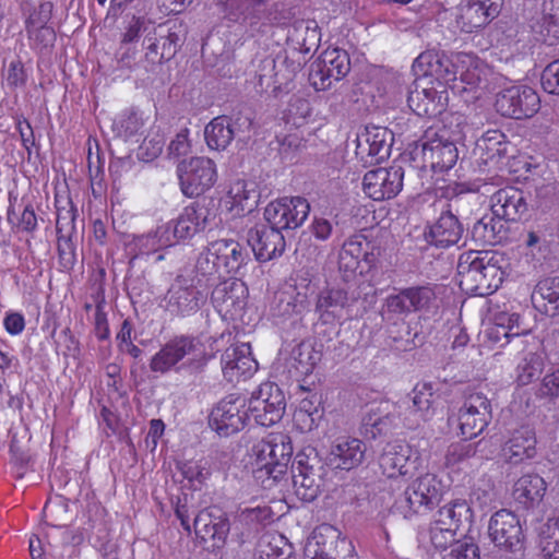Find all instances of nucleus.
<instances>
[{"label":"nucleus","mask_w":559,"mask_h":559,"mask_svg":"<svg viewBox=\"0 0 559 559\" xmlns=\"http://www.w3.org/2000/svg\"><path fill=\"white\" fill-rule=\"evenodd\" d=\"M293 452L292 438L283 431L270 432L254 442L249 464L255 483L263 489L276 487L287 474Z\"/></svg>","instance_id":"obj_1"},{"label":"nucleus","mask_w":559,"mask_h":559,"mask_svg":"<svg viewBox=\"0 0 559 559\" xmlns=\"http://www.w3.org/2000/svg\"><path fill=\"white\" fill-rule=\"evenodd\" d=\"M414 67L425 74L437 75L449 85H456L460 81L462 91H472L486 80L487 64L477 56L467 52L452 53L450 57L438 52H421L414 62Z\"/></svg>","instance_id":"obj_2"},{"label":"nucleus","mask_w":559,"mask_h":559,"mask_svg":"<svg viewBox=\"0 0 559 559\" xmlns=\"http://www.w3.org/2000/svg\"><path fill=\"white\" fill-rule=\"evenodd\" d=\"M250 261L248 247L234 239L221 238L207 242L200 251L195 270L203 276L236 275Z\"/></svg>","instance_id":"obj_3"},{"label":"nucleus","mask_w":559,"mask_h":559,"mask_svg":"<svg viewBox=\"0 0 559 559\" xmlns=\"http://www.w3.org/2000/svg\"><path fill=\"white\" fill-rule=\"evenodd\" d=\"M382 254L380 242L365 231L349 236L338 253V267L346 277L365 276L376 270Z\"/></svg>","instance_id":"obj_4"},{"label":"nucleus","mask_w":559,"mask_h":559,"mask_svg":"<svg viewBox=\"0 0 559 559\" xmlns=\"http://www.w3.org/2000/svg\"><path fill=\"white\" fill-rule=\"evenodd\" d=\"M186 358H189V366L195 362L204 366L207 361L204 346L198 337L187 334L175 335L152 356L148 366L152 372L166 374L173 370L178 371L179 364Z\"/></svg>","instance_id":"obj_5"},{"label":"nucleus","mask_w":559,"mask_h":559,"mask_svg":"<svg viewBox=\"0 0 559 559\" xmlns=\"http://www.w3.org/2000/svg\"><path fill=\"white\" fill-rule=\"evenodd\" d=\"M414 154V159L420 156L423 169H430L435 174L450 170L459 158L456 145L444 127L426 130Z\"/></svg>","instance_id":"obj_6"},{"label":"nucleus","mask_w":559,"mask_h":559,"mask_svg":"<svg viewBox=\"0 0 559 559\" xmlns=\"http://www.w3.org/2000/svg\"><path fill=\"white\" fill-rule=\"evenodd\" d=\"M425 80L417 83L407 97L409 108L419 117L436 118L443 114L449 104L448 90H459L457 85H449L437 75L425 74Z\"/></svg>","instance_id":"obj_7"},{"label":"nucleus","mask_w":559,"mask_h":559,"mask_svg":"<svg viewBox=\"0 0 559 559\" xmlns=\"http://www.w3.org/2000/svg\"><path fill=\"white\" fill-rule=\"evenodd\" d=\"M442 496L441 484L432 474H425L414 480L392 508L404 519L431 510Z\"/></svg>","instance_id":"obj_8"},{"label":"nucleus","mask_w":559,"mask_h":559,"mask_svg":"<svg viewBox=\"0 0 559 559\" xmlns=\"http://www.w3.org/2000/svg\"><path fill=\"white\" fill-rule=\"evenodd\" d=\"M57 212V252L61 271H71L76 263V246L73 236L76 231L78 210L70 197L55 198Z\"/></svg>","instance_id":"obj_9"},{"label":"nucleus","mask_w":559,"mask_h":559,"mask_svg":"<svg viewBox=\"0 0 559 559\" xmlns=\"http://www.w3.org/2000/svg\"><path fill=\"white\" fill-rule=\"evenodd\" d=\"M286 408L283 391L272 382L261 383L247 401L249 420L262 427H271L278 423Z\"/></svg>","instance_id":"obj_10"},{"label":"nucleus","mask_w":559,"mask_h":559,"mask_svg":"<svg viewBox=\"0 0 559 559\" xmlns=\"http://www.w3.org/2000/svg\"><path fill=\"white\" fill-rule=\"evenodd\" d=\"M180 190L187 198H198L209 191L217 180L215 163L209 157H192L178 166Z\"/></svg>","instance_id":"obj_11"},{"label":"nucleus","mask_w":559,"mask_h":559,"mask_svg":"<svg viewBox=\"0 0 559 559\" xmlns=\"http://www.w3.org/2000/svg\"><path fill=\"white\" fill-rule=\"evenodd\" d=\"M249 289L241 280L230 277L218 283L211 295V302L226 321L242 319L248 304Z\"/></svg>","instance_id":"obj_12"},{"label":"nucleus","mask_w":559,"mask_h":559,"mask_svg":"<svg viewBox=\"0 0 559 559\" xmlns=\"http://www.w3.org/2000/svg\"><path fill=\"white\" fill-rule=\"evenodd\" d=\"M247 400L240 395L229 394L222 399L212 409L209 424L219 436L228 437L242 430L249 423Z\"/></svg>","instance_id":"obj_13"},{"label":"nucleus","mask_w":559,"mask_h":559,"mask_svg":"<svg viewBox=\"0 0 559 559\" xmlns=\"http://www.w3.org/2000/svg\"><path fill=\"white\" fill-rule=\"evenodd\" d=\"M350 71V59L341 48L325 49L312 64L309 80L317 91L330 88L333 82L341 81Z\"/></svg>","instance_id":"obj_14"},{"label":"nucleus","mask_w":559,"mask_h":559,"mask_svg":"<svg viewBox=\"0 0 559 559\" xmlns=\"http://www.w3.org/2000/svg\"><path fill=\"white\" fill-rule=\"evenodd\" d=\"M210 209L194 201L185 206L177 217L165 224V227L174 245L187 243L205 230L210 224Z\"/></svg>","instance_id":"obj_15"},{"label":"nucleus","mask_w":559,"mask_h":559,"mask_svg":"<svg viewBox=\"0 0 559 559\" xmlns=\"http://www.w3.org/2000/svg\"><path fill=\"white\" fill-rule=\"evenodd\" d=\"M293 483L296 495L306 502L313 501L322 484V464L317 453L298 452L293 462Z\"/></svg>","instance_id":"obj_16"},{"label":"nucleus","mask_w":559,"mask_h":559,"mask_svg":"<svg viewBox=\"0 0 559 559\" xmlns=\"http://www.w3.org/2000/svg\"><path fill=\"white\" fill-rule=\"evenodd\" d=\"M537 93L525 85H513L499 92L496 97L497 111L508 118H530L539 109Z\"/></svg>","instance_id":"obj_17"},{"label":"nucleus","mask_w":559,"mask_h":559,"mask_svg":"<svg viewBox=\"0 0 559 559\" xmlns=\"http://www.w3.org/2000/svg\"><path fill=\"white\" fill-rule=\"evenodd\" d=\"M310 204L302 197H283L270 202L264 210L265 221L278 229H295L304 224Z\"/></svg>","instance_id":"obj_18"},{"label":"nucleus","mask_w":559,"mask_h":559,"mask_svg":"<svg viewBox=\"0 0 559 559\" xmlns=\"http://www.w3.org/2000/svg\"><path fill=\"white\" fill-rule=\"evenodd\" d=\"M404 186V169L392 165L367 171L362 179L364 193L373 201L394 199Z\"/></svg>","instance_id":"obj_19"},{"label":"nucleus","mask_w":559,"mask_h":559,"mask_svg":"<svg viewBox=\"0 0 559 559\" xmlns=\"http://www.w3.org/2000/svg\"><path fill=\"white\" fill-rule=\"evenodd\" d=\"M435 299L436 293L431 286H412L388 295L383 308L389 317L404 318L428 308Z\"/></svg>","instance_id":"obj_20"},{"label":"nucleus","mask_w":559,"mask_h":559,"mask_svg":"<svg viewBox=\"0 0 559 559\" xmlns=\"http://www.w3.org/2000/svg\"><path fill=\"white\" fill-rule=\"evenodd\" d=\"M503 0H466L455 9V24L464 33H474L496 19Z\"/></svg>","instance_id":"obj_21"},{"label":"nucleus","mask_w":559,"mask_h":559,"mask_svg":"<svg viewBox=\"0 0 559 559\" xmlns=\"http://www.w3.org/2000/svg\"><path fill=\"white\" fill-rule=\"evenodd\" d=\"M490 418L489 400L479 393L469 395L457 413L461 437L465 440L476 438L488 426Z\"/></svg>","instance_id":"obj_22"},{"label":"nucleus","mask_w":559,"mask_h":559,"mask_svg":"<svg viewBox=\"0 0 559 559\" xmlns=\"http://www.w3.org/2000/svg\"><path fill=\"white\" fill-rule=\"evenodd\" d=\"M221 364L224 378L231 383L252 378L259 368L249 343L227 347L222 354Z\"/></svg>","instance_id":"obj_23"},{"label":"nucleus","mask_w":559,"mask_h":559,"mask_svg":"<svg viewBox=\"0 0 559 559\" xmlns=\"http://www.w3.org/2000/svg\"><path fill=\"white\" fill-rule=\"evenodd\" d=\"M488 534L497 547L507 550L520 548L525 538L518 515L507 509H501L491 515Z\"/></svg>","instance_id":"obj_24"},{"label":"nucleus","mask_w":559,"mask_h":559,"mask_svg":"<svg viewBox=\"0 0 559 559\" xmlns=\"http://www.w3.org/2000/svg\"><path fill=\"white\" fill-rule=\"evenodd\" d=\"M355 301L356 299L350 298L347 290L328 287L318 294L316 312L322 323L334 324L350 318V308Z\"/></svg>","instance_id":"obj_25"},{"label":"nucleus","mask_w":559,"mask_h":559,"mask_svg":"<svg viewBox=\"0 0 559 559\" xmlns=\"http://www.w3.org/2000/svg\"><path fill=\"white\" fill-rule=\"evenodd\" d=\"M366 450L362 440L350 436H340L332 441L326 459L333 468L352 471L364 462Z\"/></svg>","instance_id":"obj_26"},{"label":"nucleus","mask_w":559,"mask_h":559,"mask_svg":"<svg viewBox=\"0 0 559 559\" xmlns=\"http://www.w3.org/2000/svg\"><path fill=\"white\" fill-rule=\"evenodd\" d=\"M198 538L203 542H212L213 547L225 544L229 534L230 524L227 515L216 508L201 510L193 522Z\"/></svg>","instance_id":"obj_27"},{"label":"nucleus","mask_w":559,"mask_h":559,"mask_svg":"<svg viewBox=\"0 0 559 559\" xmlns=\"http://www.w3.org/2000/svg\"><path fill=\"white\" fill-rule=\"evenodd\" d=\"M412 448L402 441L389 442L379 457V466L388 478L413 475L417 469L416 460H412Z\"/></svg>","instance_id":"obj_28"},{"label":"nucleus","mask_w":559,"mask_h":559,"mask_svg":"<svg viewBox=\"0 0 559 559\" xmlns=\"http://www.w3.org/2000/svg\"><path fill=\"white\" fill-rule=\"evenodd\" d=\"M259 198L254 182L237 179L229 185L223 205L233 218L243 217L258 206Z\"/></svg>","instance_id":"obj_29"},{"label":"nucleus","mask_w":559,"mask_h":559,"mask_svg":"<svg viewBox=\"0 0 559 559\" xmlns=\"http://www.w3.org/2000/svg\"><path fill=\"white\" fill-rule=\"evenodd\" d=\"M528 330L522 326L521 316L515 312H499L485 331L486 342L491 347H504L513 337L526 335Z\"/></svg>","instance_id":"obj_30"},{"label":"nucleus","mask_w":559,"mask_h":559,"mask_svg":"<svg viewBox=\"0 0 559 559\" xmlns=\"http://www.w3.org/2000/svg\"><path fill=\"white\" fill-rule=\"evenodd\" d=\"M492 214L504 221L515 222L527 211L524 192L515 187H504L490 199Z\"/></svg>","instance_id":"obj_31"},{"label":"nucleus","mask_w":559,"mask_h":559,"mask_svg":"<svg viewBox=\"0 0 559 559\" xmlns=\"http://www.w3.org/2000/svg\"><path fill=\"white\" fill-rule=\"evenodd\" d=\"M52 7L51 2L40 3L38 12L32 13L25 21V29L28 38L33 41L34 48L44 50L55 45L56 32L53 27L47 25Z\"/></svg>","instance_id":"obj_32"},{"label":"nucleus","mask_w":559,"mask_h":559,"mask_svg":"<svg viewBox=\"0 0 559 559\" xmlns=\"http://www.w3.org/2000/svg\"><path fill=\"white\" fill-rule=\"evenodd\" d=\"M205 295L195 286H173L168 290L166 309L176 317H188L199 311Z\"/></svg>","instance_id":"obj_33"},{"label":"nucleus","mask_w":559,"mask_h":559,"mask_svg":"<svg viewBox=\"0 0 559 559\" xmlns=\"http://www.w3.org/2000/svg\"><path fill=\"white\" fill-rule=\"evenodd\" d=\"M392 404L388 400L367 405L361 420V432L370 439L385 436L394 425Z\"/></svg>","instance_id":"obj_34"},{"label":"nucleus","mask_w":559,"mask_h":559,"mask_svg":"<svg viewBox=\"0 0 559 559\" xmlns=\"http://www.w3.org/2000/svg\"><path fill=\"white\" fill-rule=\"evenodd\" d=\"M536 454V437L528 427L514 430L501 449V455L510 464H520Z\"/></svg>","instance_id":"obj_35"},{"label":"nucleus","mask_w":559,"mask_h":559,"mask_svg":"<svg viewBox=\"0 0 559 559\" xmlns=\"http://www.w3.org/2000/svg\"><path fill=\"white\" fill-rule=\"evenodd\" d=\"M252 250L258 261L266 262L285 250V238L282 230L269 224L255 229V237H252Z\"/></svg>","instance_id":"obj_36"},{"label":"nucleus","mask_w":559,"mask_h":559,"mask_svg":"<svg viewBox=\"0 0 559 559\" xmlns=\"http://www.w3.org/2000/svg\"><path fill=\"white\" fill-rule=\"evenodd\" d=\"M463 227L459 218L450 211L441 213L439 218L429 227L427 241L437 248H449L459 242Z\"/></svg>","instance_id":"obj_37"},{"label":"nucleus","mask_w":559,"mask_h":559,"mask_svg":"<svg viewBox=\"0 0 559 559\" xmlns=\"http://www.w3.org/2000/svg\"><path fill=\"white\" fill-rule=\"evenodd\" d=\"M388 135L386 128L367 126L357 135L356 155L360 159H365V157L377 158V160L383 159L389 155Z\"/></svg>","instance_id":"obj_38"},{"label":"nucleus","mask_w":559,"mask_h":559,"mask_svg":"<svg viewBox=\"0 0 559 559\" xmlns=\"http://www.w3.org/2000/svg\"><path fill=\"white\" fill-rule=\"evenodd\" d=\"M547 486L544 478L537 474L521 476L513 486V498L525 509L533 508L543 500Z\"/></svg>","instance_id":"obj_39"},{"label":"nucleus","mask_w":559,"mask_h":559,"mask_svg":"<svg viewBox=\"0 0 559 559\" xmlns=\"http://www.w3.org/2000/svg\"><path fill=\"white\" fill-rule=\"evenodd\" d=\"M341 537L340 531L335 527L323 524L317 527L311 538L308 540L305 548V556L307 559H334L332 557V547L334 543ZM349 559H357L350 557Z\"/></svg>","instance_id":"obj_40"},{"label":"nucleus","mask_w":559,"mask_h":559,"mask_svg":"<svg viewBox=\"0 0 559 559\" xmlns=\"http://www.w3.org/2000/svg\"><path fill=\"white\" fill-rule=\"evenodd\" d=\"M236 134L233 118L226 115L213 118L204 129V138L209 148L224 151L233 142Z\"/></svg>","instance_id":"obj_41"},{"label":"nucleus","mask_w":559,"mask_h":559,"mask_svg":"<svg viewBox=\"0 0 559 559\" xmlns=\"http://www.w3.org/2000/svg\"><path fill=\"white\" fill-rule=\"evenodd\" d=\"M489 258H491V251L487 250H469L460 254L457 275L462 289L471 290L476 275L480 273L481 267Z\"/></svg>","instance_id":"obj_42"},{"label":"nucleus","mask_w":559,"mask_h":559,"mask_svg":"<svg viewBox=\"0 0 559 559\" xmlns=\"http://www.w3.org/2000/svg\"><path fill=\"white\" fill-rule=\"evenodd\" d=\"M532 301L546 314H559V276L539 281L533 290Z\"/></svg>","instance_id":"obj_43"},{"label":"nucleus","mask_w":559,"mask_h":559,"mask_svg":"<svg viewBox=\"0 0 559 559\" xmlns=\"http://www.w3.org/2000/svg\"><path fill=\"white\" fill-rule=\"evenodd\" d=\"M504 272L499 265V259L491 252V258L481 267L480 273L476 275L473 287L469 293L478 296H485L496 292L503 282Z\"/></svg>","instance_id":"obj_44"},{"label":"nucleus","mask_w":559,"mask_h":559,"mask_svg":"<svg viewBox=\"0 0 559 559\" xmlns=\"http://www.w3.org/2000/svg\"><path fill=\"white\" fill-rule=\"evenodd\" d=\"M7 222L11 230L16 234L33 235L38 229V216L31 202L25 204L22 212L17 214L15 206L10 201L7 209Z\"/></svg>","instance_id":"obj_45"},{"label":"nucleus","mask_w":559,"mask_h":559,"mask_svg":"<svg viewBox=\"0 0 559 559\" xmlns=\"http://www.w3.org/2000/svg\"><path fill=\"white\" fill-rule=\"evenodd\" d=\"M165 225L156 228L155 231L134 237L133 246L140 255H150L163 249L175 246L170 234Z\"/></svg>","instance_id":"obj_46"},{"label":"nucleus","mask_w":559,"mask_h":559,"mask_svg":"<svg viewBox=\"0 0 559 559\" xmlns=\"http://www.w3.org/2000/svg\"><path fill=\"white\" fill-rule=\"evenodd\" d=\"M538 537L544 557L559 559V516L549 518L540 527Z\"/></svg>","instance_id":"obj_47"},{"label":"nucleus","mask_w":559,"mask_h":559,"mask_svg":"<svg viewBox=\"0 0 559 559\" xmlns=\"http://www.w3.org/2000/svg\"><path fill=\"white\" fill-rule=\"evenodd\" d=\"M413 409L418 417L427 421L432 416V405L435 402L433 386L429 382H418L412 391Z\"/></svg>","instance_id":"obj_48"},{"label":"nucleus","mask_w":559,"mask_h":559,"mask_svg":"<svg viewBox=\"0 0 559 559\" xmlns=\"http://www.w3.org/2000/svg\"><path fill=\"white\" fill-rule=\"evenodd\" d=\"M477 147L483 152L486 160H493L507 154L508 143L506 135L500 130H488L477 141Z\"/></svg>","instance_id":"obj_49"},{"label":"nucleus","mask_w":559,"mask_h":559,"mask_svg":"<svg viewBox=\"0 0 559 559\" xmlns=\"http://www.w3.org/2000/svg\"><path fill=\"white\" fill-rule=\"evenodd\" d=\"M321 357V352L317 350L312 345L301 343L295 350L294 367L300 374L309 376L320 362Z\"/></svg>","instance_id":"obj_50"},{"label":"nucleus","mask_w":559,"mask_h":559,"mask_svg":"<svg viewBox=\"0 0 559 559\" xmlns=\"http://www.w3.org/2000/svg\"><path fill=\"white\" fill-rule=\"evenodd\" d=\"M439 509L443 516L457 525L459 531L464 523L473 522L474 512L465 499H454Z\"/></svg>","instance_id":"obj_51"},{"label":"nucleus","mask_w":559,"mask_h":559,"mask_svg":"<svg viewBox=\"0 0 559 559\" xmlns=\"http://www.w3.org/2000/svg\"><path fill=\"white\" fill-rule=\"evenodd\" d=\"M456 533L450 532L447 528L428 525V527L420 533L421 540H427L436 551H444L456 540Z\"/></svg>","instance_id":"obj_52"},{"label":"nucleus","mask_w":559,"mask_h":559,"mask_svg":"<svg viewBox=\"0 0 559 559\" xmlns=\"http://www.w3.org/2000/svg\"><path fill=\"white\" fill-rule=\"evenodd\" d=\"M497 224L501 226L500 222H495L493 217L489 221L481 218L473 226V238L483 246H495L501 242L503 237L496 230Z\"/></svg>","instance_id":"obj_53"},{"label":"nucleus","mask_w":559,"mask_h":559,"mask_svg":"<svg viewBox=\"0 0 559 559\" xmlns=\"http://www.w3.org/2000/svg\"><path fill=\"white\" fill-rule=\"evenodd\" d=\"M520 372L518 376V380L522 384H528L534 380L538 379L543 371V361L540 357L536 355H531L526 357L524 361L520 365Z\"/></svg>","instance_id":"obj_54"},{"label":"nucleus","mask_w":559,"mask_h":559,"mask_svg":"<svg viewBox=\"0 0 559 559\" xmlns=\"http://www.w3.org/2000/svg\"><path fill=\"white\" fill-rule=\"evenodd\" d=\"M539 33L548 46L559 44V15H544L540 22Z\"/></svg>","instance_id":"obj_55"},{"label":"nucleus","mask_w":559,"mask_h":559,"mask_svg":"<svg viewBox=\"0 0 559 559\" xmlns=\"http://www.w3.org/2000/svg\"><path fill=\"white\" fill-rule=\"evenodd\" d=\"M543 90L552 95H559V59L550 62L542 72Z\"/></svg>","instance_id":"obj_56"},{"label":"nucleus","mask_w":559,"mask_h":559,"mask_svg":"<svg viewBox=\"0 0 559 559\" xmlns=\"http://www.w3.org/2000/svg\"><path fill=\"white\" fill-rule=\"evenodd\" d=\"M321 420L322 417H319V415L316 413H307L295 409L293 414V426L297 431L301 433L313 431L319 427Z\"/></svg>","instance_id":"obj_57"},{"label":"nucleus","mask_w":559,"mask_h":559,"mask_svg":"<svg viewBox=\"0 0 559 559\" xmlns=\"http://www.w3.org/2000/svg\"><path fill=\"white\" fill-rule=\"evenodd\" d=\"M15 129L20 134L22 146L25 148L28 156H31L33 147L36 145L35 134L31 122L25 117L19 116L15 118Z\"/></svg>","instance_id":"obj_58"},{"label":"nucleus","mask_w":559,"mask_h":559,"mask_svg":"<svg viewBox=\"0 0 559 559\" xmlns=\"http://www.w3.org/2000/svg\"><path fill=\"white\" fill-rule=\"evenodd\" d=\"M94 330L95 335L99 341H106L110 336L107 313L105 311V300L103 297L95 306Z\"/></svg>","instance_id":"obj_59"},{"label":"nucleus","mask_w":559,"mask_h":559,"mask_svg":"<svg viewBox=\"0 0 559 559\" xmlns=\"http://www.w3.org/2000/svg\"><path fill=\"white\" fill-rule=\"evenodd\" d=\"M28 75L21 59L12 60L8 68L7 83L11 88H20L26 85Z\"/></svg>","instance_id":"obj_60"},{"label":"nucleus","mask_w":559,"mask_h":559,"mask_svg":"<svg viewBox=\"0 0 559 559\" xmlns=\"http://www.w3.org/2000/svg\"><path fill=\"white\" fill-rule=\"evenodd\" d=\"M443 559H480L479 547L473 542H461Z\"/></svg>","instance_id":"obj_61"},{"label":"nucleus","mask_w":559,"mask_h":559,"mask_svg":"<svg viewBox=\"0 0 559 559\" xmlns=\"http://www.w3.org/2000/svg\"><path fill=\"white\" fill-rule=\"evenodd\" d=\"M179 469L182 476L192 484H202L207 474L201 463L197 461H186L180 464Z\"/></svg>","instance_id":"obj_62"},{"label":"nucleus","mask_w":559,"mask_h":559,"mask_svg":"<svg viewBox=\"0 0 559 559\" xmlns=\"http://www.w3.org/2000/svg\"><path fill=\"white\" fill-rule=\"evenodd\" d=\"M179 37L176 33H168L167 36H163L158 39L160 55L158 63L169 61L175 57L178 48Z\"/></svg>","instance_id":"obj_63"},{"label":"nucleus","mask_w":559,"mask_h":559,"mask_svg":"<svg viewBox=\"0 0 559 559\" xmlns=\"http://www.w3.org/2000/svg\"><path fill=\"white\" fill-rule=\"evenodd\" d=\"M25 318L22 312L8 311L3 318V328L12 336L20 335L25 330Z\"/></svg>","instance_id":"obj_64"}]
</instances>
